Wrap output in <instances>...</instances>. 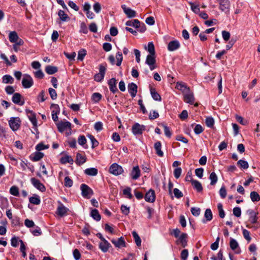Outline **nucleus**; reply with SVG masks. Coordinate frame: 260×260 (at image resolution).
Returning a JSON list of instances; mask_svg holds the SVG:
<instances>
[{"mask_svg":"<svg viewBox=\"0 0 260 260\" xmlns=\"http://www.w3.org/2000/svg\"><path fill=\"white\" fill-rule=\"evenodd\" d=\"M137 85L134 83H131L128 85V90L132 97H135L137 93Z\"/></svg>","mask_w":260,"mask_h":260,"instance_id":"dca6fc26","label":"nucleus"},{"mask_svg":"<svg viewBox=\"0 0 260 260\" xmlns=\"http://www.w3.org/2000/svg\"><path fill=\"white\" fill-rule=\"evenodd\" d=\"M220 5V9L222 11L226 12L229 11L230 2L229 0H216Z\"/></svg>","mask_w":260,"mask_h":260,"instance_id":"9b49d317","label":"nucleus"},{"mask_svg":"<svg viewBox=\"0 0 260 260\" xmlns=\"http://www.w3.org/2000/svg\"><path fill=\"white\" fill-rule=\"evenodd\" d=\"M10 193L15 196L19 195V189L17 186H13L11 187L10 190Z\"/></svg>","mask_w":260,"mask_h":260,"instance_id":"de8ad7c7","label":"nucleus"},{"mask_svg":"<svg viewBox=\"0 0 260 260\" xmlns=\"http://www.w3.org/2000/svg\"><path fill=\"white\" fill-rule=\"evenodd\" d=\"M22 84L24 88H29L34 84V81L32 77L27 74H25L22 80Z\"/></svg>","mask_w":260,"mask_h":260,"instance_id":"7ed1b4c3","label":"nucleus"},{"mask_svg":"<svg viewBox=\"0 0 260 260\" xmlns=\"http://www.w3.org/2000/svg\"><path fill=\"white\" fill-rule=\"evenodd\" d=\"M88 137L92 143V148H94L99 145L98 141L95 139V138L91 135H88Z\"/></svg>","mask_w":260,"mask_h":260,"instance_id":"c03bdc74","label":"nucleus"},{"mask_svg":"<svg viewBox=\"0 0 260 260\" xmlns=\"http://www.w3.org/2000/svg\"><path fill=\"white\" fill-rule=\"evenodd\" d=\"M237 165L244 169H247L249 167L248 162L244 160L240 159L237 162Z\"/></svg>","mask_w":260,"mask_h":260,"instance_id":"4c0bfd02","label":"nucleus"},{"mask_svg":"<svg viewBox=\"0 0 260 260\" xmlns=\"http://www.w3.org/2000/svg\"><path fill=\"white\" fill-rule=\"evenodd\" d=\"M20 123L21 121L18 117H12L9 121V125L13 131H16L19 129Z\"/></svg>","mask_w":260,"mask_h":260,"instance_id":"20e7f679","label":"nucleus"},{"mask_svg":"<svg viewBox=\"0 0 260 260\" xmlns=\"http://www.w3.org/2000/svg\"><path fill=\"white\" fill-rule=\"evenodd\" d=\"M9 39L11 43H17L20 40H22L19 37L17 33L15 31L10 32L9 34Z\"/></svg>","mask_w":260,"mask_h":260,"instance_id":"2eb2a0df","label":"nucleus"},{"mask_svg":"<svg viewBox=\"0 0 260 260\" xmlns=\"http://www.w3.org/2000/svg\"><path fill=\"white\" fill-rule=\"evenodd\" d=\"M214 120L212 117H207L206 119V124L208 127H211L213 126Z\"/></svg>","mask_w":260,"mask_h":260,"instance_id":"864d4df0","label":"nucleus"},{"mask_svg":"<svg viewBox=\"0 0 260 260\" xmlns=\"http://www.w3.org/2000/svg\"><path fill=\"white\" fill-rule=\"evenodd\" d=\"M116 65L119 66L121 64V62L123 59L122 53L120 52H118L116 53Z\"/></svg>","mask_w":260,"mask_h":260,"instance_id":"37998d69","label":"nucleus"},{"mask_svg":"<svg viewBox=\"0 0 260 260\" xmlns=\"http://www.w3.org/2000/svg\"><path fill=\"white\" fill-rule=\"evenodd\" d=\"M191 10L196 14H198L200 12L199 6L196 4L190 3H189Z\"/></svg>","mask_w":260,"mask_h":260,"instance_id":"ea45409f","label":"nucleus"},{"mask_svg":"<svg viewBox=\"0 0 260 260\" xmlns=\"http://www.w3.org/2000/svg\"><path fill=\"white\" fill-rule=\"evenodd\" d=\"M209 179L211 180L210 184L211 185H214L218 180L217 176L215 172H212L210 174Z\"/></svg>","mask_w":260,"mask_h":260,"instance_id":"c9c22d12","label":"nucleus"},{"mask_svg":"<svg viewBox=\"0 0 260 260\" xmlns=\"http://www.w3.org/2000/svg\"><path fill=\"white\" fill-rule=\"evenodd\" d=\"M30 181L32 185L41 191L43 192L45 191V186L39 180L35 178H31Z\"/></svg>","mask_w":260,"mask_h":260,"instance_id":"6e6552de","label":"nucleus"},{"mask_svg":"<svg viewBox=\"0 0 260 260\" xmlns=\"http://www.w3.org/2000/svg\"><path fill=\"white\" fill-rule=\"evenodd\" d=\"M140 170L138 166L134 167L131 173V176L134 180L137 179L140 176Z\"/></svg>","mask_w":260,"mask_h":260,"instance_id":"6ab92c4d","label":"nucleus"},{"mask_svg":"<svg viewBox=\"0 0 260 260\" xmlns=\"http://www.w3.org/2000/svg\"><path fill=\"white\" fill-rule=\"evenodd\" d=\"M12 100L14 103L20 106H22L24 104V101L19 93H15L13 95Z\"/></svg>","mask_w":260,"mask_h":260,"instance_id":"1a4fd4ad","label":"nucleus"},{"mask_svg":"<svg viewBox=\"0 0 260 260\" xmlns=\"http://www.w3.org/2000/svg\"><path fill=\"white\" fill-rule=\"evenodd\" d=\"M161 125L164 127L165 135L169 138L171 137L172 133L170 132L169 128L166 125L164 124H162Z\"/></svg>","mask_w":260,"mask_h":260,"instance_id":"bf43d9fd","label":"nucleus"},{"mask_svg":"<svg viewBox=\"0 0 260 260\" xmlns=\"http://www.w3.org/2000/svg\"><path fill=\"white\" fill-rule=\"evenodd\" d=\"M145 130V126L139 123H135L132 127V132L134 135L142 134Z\"/></svg>","mask_w":260,"mask_h":260,"instance_id":"9d476101","label":"nucleus"},{"mask_svg":"<svg viewBox=\"0 0 260 260\" xmlns=\"http://www.w3.org/2000/svg\"><path fill=\"white\" fill-rule=\"evenodd\" d=\"M183 99L185 102L190 104H193L194 101V98L193 92L188 89V91H186L183 94Z\"/></svg>","mask_w":260,"mask_h":260,"instance_id":"0eeeda50","label":"nucleus"},{"mask_svg":"<svg viewBox=\"0 0 260 260\" xmlns=\"http://www.w3.org/2000/svg\"><path fill=\"white\" fill-rule=\"evenodd\" d=\"M126 25L133 26L136 28H138V30L141 32H144L146 29L145 25L144 23H141L137 19L133 21H127L126 23Z\"/></svg>","mask_w":260,"mask_h":260,"instance_id":"f257e3e1","label":"nucleus"},{"mask_svg":"<svg viewBox=\"0 0 260 260\" xmlns=\"http://www.w3.org/2000/svg\"><path fill=\"white\" fill-rule=\"evenodd\" d=\"M3 82L5 84L11 83L14 82V79L10 75H6L3 77Z\"/></svg>","mask_w":260,"mask_h":260,"instance_id":"2f4dec72","label":"nucleus"},{"mask_svg":"<svg viewBox=\"0 0 260 260\" xmlns=\"http://www.w3.org/2000/svg\"><path fill=\"white\" fill-rule=\"evenodd\" d=\"M121 8L127 16H135L136 15V11L127 7L125 5H122Z\"/></svg>","mask_w":260,"mask_h":260,"instance_id":"4be33fe9","label":"nucleus"},{"mask_svg":"<svg viewBox=\"0 0 260 260\" xmlns=\"http://www.w3.org/2000/svg\"><path fill=\"white\" fill-rule=\"evenodd\" d=\"M235 117L237 121H238L240 124L244 125H246L247 124V121L246 120H244L243 117H242L241 116L236 115Z\"/></svg>","mask_w":260,"mask_h":260,"instance_id":"0e129e2a","label":"nucleus"},{"mask_svg":"<svg viewBox=\"0 0 260 260\" xmlns=\"http://www.w3.org/2000/svg\"><path fill=\"white\" fill-rule=\"evenodd\" d=\"M84 172L89 176H95L98 174V171L96 168H91L86 169Z\"/></svg>","mask_w":260,"mask_h":260,"instance_id":"cd10ccee","label":"nucleus"},{"mask_svg":"<svg viewBox=\"0 0 260 260\" xmlns=\"http://www.w3.org/2000/svg\"><path fill=\"white\" fill-rule=\"evenodd\" d=\"M86 158L85 156L82 155L80 153H78L77 154V158L76 160L77 164L80 165L84 164Z\"/></svg>","mask_w":260,"mask_h":260,"instance_id":"473e14b6","label":"nucleus"},{"mask_svg":"<svg viewBox=\"0 0 260 260\" xmlns=\"http://www.w3.org/2000/svg\"><path fill=\"white\" fill-rule=\"evenodd\" d=\"M69 210L68 208L60 204L57 208L56 213L60 216H63L66 215Z\"/></svg>","mask_w":260,"mask_h":260,"instance_id":"a211bd4d","label":"nucleus"},{"mask_svg":"<svg viewBox=\"0 0 260 260\" xmlns=\"http://www.w3.org/2000/svg\"><path fill=\"white\" fill-rule=\"evenodd\" d=\"M86 54V51L84 49L80 50L78 52V59L82 60Z\"/></svg>","mask_w":260,"mask_h":260,"instance_id":"6e6d98bb","label":"nucleus"},{"mask_svg":"<svg viewBox=\"0 0 260 260\" xmlns=\"http://www.w3.org/2000/svg\"><path fill=\"white\" fill-rule=\"evenodd\" d=\"M52 113L59 114L60 112V108L57 104H52L50 106Z\"/></svg>","mask_w":260,"mask_h":260,"instance_id":"a18cd8bd","label":"nucleus"},{"mask_svg":"<svg viewBox=\"0 0 260 260\" xmlns=\"http://www.w3.org/2000/svg\"><path fill=\"white\" fill-rule=\"evenodd\" d=\"M161 145L160 142H157L154 144V149L156 150V154L160 157L164 155L163 152L161 150Z\"/></svg>","mask_w":260,"mask_h":260,"instance_id":"393cba45","label":"nucleus"},{"mask_svg":"<svg viewBox=\"0 0 260 260\" xmlns=\"http://www.w3.org/2000/svg\"><path fill=\"white\" fill-rule=\"evenodd\" d=\"M249 216V221L251 223H255L257 222V213L253 210L249 209L246 212Z\"/></svg>","mask_w":260,"mask_h":260,"instance_id":"ddd939ff","label":"nucleus"},{"mask_svg":"<svg viewBox=\"0 0 260 260\" xmlns=\"http://www.w3.org/2000/svg\"><path fill=\"white\" fill-rule=\"evenodd\" d=\"M123 171L122 168L116 163L113 164L109 168V172L115 176L121 174Z\"/></svg>","mask_w":260,"mask_h":260,"instance_id":"423d86ee","label":"nucleus"},{"mask_svg":"<svg viewBox=\"0 0 260 260\" xmlns=\"http://www.w3.org/2000/svg\"><path fill=\"white\" fill-rule=\"evenodd\" d=\"M181 172H182V169L181 168H176L174 171V177L178 179L180 176V175L181 174Z\"/></svg>","mask_w":260,"mask_h":260,"instance_id":"69168bd1","label":"nucleus"},{"mask_svg":"<svg viewBox=\"0 0 260 260\" xmlns=\"http://www.w3.org/2000/svg\"><path fill=\"white\" fill-rule=\"evenodd\" d=\"M90 215L96 221H99L101 219V216L96 209L92 210Z\"/></svg>","mask_w":260,"mask_h":260,"instance_id":"f704fd0d","label":"nucleus"},{"mask_svg":"<svg viewBox=\"0 0 260 260\" xmlns=\"http://www.w3.org/2000/svg\"><path fill=\"white\" fill-rule=\"evenodd\" d=\"M205 217L207 221H210L212 220L213 215L211 210L210 209H207L205 212Z\"/></svg>","mask_w":260,"mask_h":260,"instance_id":"58836bf2","label":"nucleus"},{"mask_svg":"<svg viewBox=\"0 0 260 260\" xmlns=\"http://www.w3.org/2000/svg\"><path fill=\"white\" fill-rule=\"evenodd\" d=\"M217 207L219 211V216L221 218H223L225 216V214L222 208V204L221 203H219L217 205Z\"/></svg>","mask_w":260,"mask_h":260,"instance_id":"13d9d810","label":"nucleus"},{"mask_svg":"<svg viewBox=\"0 0 260 260\" xmlns=\"http://www.w3.org/2000/svg\"><path fill=\"white\" fill-rule=\"evenodd\" d=\"M180 46L179 42L177 40L170 42L168 45V49L170 51H174L178 49Z\"/></svg>","mask_w":260,"mask_h":260,"instance_id":"f8f14e48","label":"nucleus"},{"mask_svg":"<svg viewBox=\"0 0 260 260\" xmlns=\"http://www.w3.org/2000/svg\"><path fill=\"white\" fill-rule=\"evenodd\" d=\"M173 193L175 197L177 199H179L183 196L182 192L179 189L176 188L174 189Z\"/></svg>","mask_w":260,"mask_h":260,"instance_id":"603ef678","label":"nucleus"},{"mask_svg":"<svg viewBox=\"0 0 260 260\" xmlns=\"http://www.w3.org/2000/svg\"><path fill=\"white\" fill-rule=\"evenodd\" d=\"M111 242L116 247H125V242L122 237L118 238L117 240L112 239Z\"/></svg>","mask_w":260,"mask_h":260,"instance_id":"aec40b11","label":"nucleus"},{"mask_svg":"<svg viewBox=\"0 0 260 260\" xmlns=\"http://www.w3.org/2000/svg\"><path fill=\"white\" fill-rule=\"evenodd\" d=\"M203 127L200 124H197L194 128V132L196 134H200L203 131Z\"/></svg>","mask_w":260,"mask_h":260,"instance_id":"052dcab7","label":"nucleus"},{"mask_svg":"<svg viewBox=\"0 0 260 260\" xmlns=\"http://www.w3.org/2000/svg\"><path fill=\"white\" fill-rule=\"evenodd\" d=\"M48 91L51 98L52 100L56 99L57 98V93L56 92V91L52 88H49Z\"/></svg>","mask_w":260,"mask_h":260,"instance_id":"4d7b16f0","label":"nucleus"},{"mask_svg":"<svg viewBox=\"0 0 260 260\" xmlns=\"http://www.w3.org/2000/svg\"><path fill=\"white\" fill-rule=\"evenodd\" d=\"M109 246L110 244L106 240L102 241L99 244L100 249L104 252H106L108 251Z\"/></svg>","mask_w":260,"mask_h":260,"instance_id":"5701e85b","label":"nucleus"},{"mask_svg":"<svg viewBox=\"0 0 260 260\" xmlns=\"http://www.w3.org/2000/svg\"><path fill=\"white\" fill-rule=\"evenodd\" d=\"M192 185L193 187L199 192H201L203 190V187L201 183L196 180H191Z\"/></svg>","mask_w":260,"mask_h":260,"instance_id":"b1692460","label":"nucleus"},{"mask_svg":"<svg viewBox=\"0 0 260 260\" xmlns=\"http://www.w3.org/2000/svg\"><path fill=\"white\" fill-rule=\"evenodd\" d=\"M13 49L15 52H17L19 50V46L23 44L24 42L23 40H20L18 42L14 43Z\"/></svg>","mask_w":260,"mask_h":260,"instance_id":"5fc2aeb1","label":"nucleus"},{"mask_svg":"<svg viewBox=\"0 0 260 260\" xmlns=\"http://www.w3.org/2000/svg\"><path fill=\"white\" fill-rule=\"evenodd\" d=\"M145 49H147L150 53V54H155V48L154 44L152 42H149L148 44L147 47L146 46H145Z\"/></svg>","mask_w":260,"mask_h":260,"instance_id":"72a5a7b5","label":"nucleus"},{"mask_svg":"<svg viewBox=\"0 0 260 260\" xmlns=\"http://www.w3.org/2000/svg\"><path fill=\"white\" fill-rule=\"evenodd\" d=\"M46 72L49 75H52L57 71V68L56 67L52 66H47L45 68Z\"/></svg>","mask_w":260,"mask_h":260,"instance_id":"bb28decb","label":"nucleus"},{"mask_svg":"<svg viewBox=\"0 0 260 260\" xmlns=\"http://www.w3.org/2000/svg\"><path fill=\"white\" fill-rule=\"evenodd\" d=\"M187 235L185 233H182L179 237V240L183 247H185L187 245Z\"/></svg>","mask_w":260,"mask_h":260,"instance_id":"a878e982","label":"nucleus"},{"mask_svg":"<svg viewBox=\"0 0 260 260\" xmlns=\"http://www.w3.org/2000/svg\"><path fill=\"white\" fill-rule=\"evenodd\" d=\"M230 246L232 250H235L239 246V244L236 240L233 238H231Z\"/></svg>","mask_w":260,"mask_h":260,"instance_id":"79ce46f5","label":"nucleus"},{"mask_svg":"<svg viewBox=\"0 0 260 260\" xmlns=\"http://www.w3.org/2000/svg\"><path fill=\"white\" fill-rule=\"evenodd\" d=\"M131 191V188L127 187L123 190V193L124 195L126 196L129 199H131L132 198V194Z\"/></svg>","mask_w":260,"mask_h":260,"instance_id":"338daca9","label":"nucleus"},{"mask_svg":"<svg viewBox=\"0 0 260 260\" xmlns=\"http://www.w3.org/2000/svg\"><path fill=\"white\" fill-rule=\"evenodd\" d=\"M29 202L34 205H39L40 204V200L38 197H32L29 198Z\"/></svg>","mask_w":260,"mask_h":260,"instance_id":"8fccbe9b","label":"nucleus"},{"mask_svg":"<svg viewBox=\"0 0 260 260\" xmlns=\"http://www.w3.org/2000/svg\"><path fill=\"white\" fill-rule=\"evenodd\" d=\"M108 85L110 90L113 92L115 93L117 91L116 87V81L115 78H112L108 81Z\"/></svg>","mask_w":260,"mask_h":260,"instance_id":"412c9836","label":"nucleus"},{"mask_svg":"<svg viewBox=\"0 0 260 260\" xmlns=\"http://www.w3.org/2000/svg\"><path fill=\"white\" fill-rule=\"evenodd\" d=\"M82 195L83 197L89 199L93 194L92 190L87 185L82 184L80 187Z\"/></svg>","mask_w":260,"mask_h":260,"instance_id":"39448f33","label":"nucleus"},{"mask_svg":"<svg viewBox=\"0 0 260 260\" xmlns=\"http://www.w3.org/2000/svg\"><path fill=\"white\" fill-rule=\"evenodd\" d=\"M155 54H149L148 55L146 58V63L148 65H151L152 64H155Z\"/></svg>","mask_w":260,"mask_h":260,"instance_id":"c756f323","label":"nucleus"},{"mask_svg":"<svg viewBox=\"0 0 260 260\" xmlns=\"http://www.w3.org/2000/svg\"><path fill=\"white\" fill-rule=\"evenodd\" d=\"M78 142L80 145L83 146L84 145H85L87 141H86V139L85 137V136H80L78 138Z\"/></svg>","mask_w":260,"mask_h":260,"instance_id":"774afa93","label":"nucleus"},{"mask_svg":"<svg viewBox=\"0 0 260 260\" xmlns=\"http://www.w3.org/2000/svg\"><path fill=\"white\" fill-rule=\"evenodd\" d=\"M44 156V154L42 152H36L34 157L32 158V160L34 161H38L40 160Z\"/></svg>","mask_w":260,"mask_h":260,"instance_id":"09e8293b","label":"nucleus"},{"mask_svg":"<svg viewBox=\"0 0 260 260\" xmlns=\"http://www.w3.org/2000/svg\"><path fill=\"white\" fill-rule=\"evenodd\" d=\"M150 93L152 98L157 101H161V97L160 95L156 92V90L154 88H151L150 89Z\"/></svg>","mask_w":260,"mask_h":260,"instance_id":"c85d7f7f","label":"nucleus"},{"mask_svg":"<svg viewBox=\"0 0 260 260\" xmlns=\"http://www.w3.org/2000/svg\"><path fill=\"white\" fill-rule=\"evenodd\" d=\"M176 88L181 91L183 94L186 91H188L189 87L186 85V84L183 82H177L176 85Z\"/></svg>","mask_w":260,"mask_h":260,"instance_id":"f3484780","label":"nucleus"},{"mask_svg":"<svg viewBox=\"0 0 260 260\" xmlns=\"http://www.w3.org/2000/svg\"><path fill=\"white\" fill-rule=\"evenodd\" d=\"M221 34L222 37L224 41H227L230 39L231 35L229 31L223 30Z\"/></svg>","mask_w":260,"mask_h":260,"instance_id":"680f3d73","label":"nucleus"},{"mask_svg":"<svg viewBox=\"0 0 260 260\" xmlns=\"http://www.w3.org/2000/svg\"><path fill=\"white\" fill-rule=\"evenodd\" d=\"M242 233L245 239L247 240L248 242H250L251 238L250 236L249 232L246 229H243L242 231Z\"/></svg>","mask_w":260,"mask_h":260,"instance_id":"3c124183","label":"nucleus"},{"mask_svg":"<svg viewBox=\"0 0 260 260\" xmlns=\"http://www.w3.org/2000/svg\"><path fill=\"white\" fill-rule=\"evenodd\" d=\"M60 162L62 164H66L67 162L72 164L73 162V160L71 156L67 155L61 158Z\"/></svg>","mask_w":260,"mask_h":260,"instance_id":"a19ab883","label":"nucleus"},{"mask_svg":"<svg viewBox=\"0 0 260 260\" xmlns=\"http://www.w3.org/2000/svg\"><path fill=\"white\" fill-rule=\"evenodd\" d=\"M73 185L72 180L69 178V177L67 176L64 178V185L67 187H71Z\"/></svg>","mask_w":260,"mask_h":260,"instance_id":"e2e57ef3","label":"nucleus"},{"mask_svg":"<svg viewBox=\"0 0 260 260\" xmlns=\"http://www.w3.org/2000/svg\"><path fill=\"white\" fill-rule=\"evenodd\" d=\"M145 201L148 202H154L155 200V194L154 191L153 190L150 189L149 191H148L145 195Z\"/></svg>","mask_w":260,"mask_h":260,"instance_id":"4468645a","label":"nucleus"},{"mask_svg":"<svg viewBox=\"0 0 260 260\" xmlns=\"http://www.w3.org/2000/svg\"><path fill=\"white\" fill-rule=\"evenodd\" d=\"M250 197L252 202H258L260 200V196L256 191L251 192Z\"/></svg>","mask_w":260,"mask_h":260,"instance_id":"7c9ffc66","label":"nucleus"},{"mask_svg":"<svg viewBox=\"0 0 260 260\" xmlns=\"http://www.w3.org/2000/svg\"><path fill=\"white\" fill-rule=\"evenodd\" d=\"M132 234L136 244L138 246H140L141 245V240L138 234L135 231L133 232Z\"/></svg>","mask_w":260,"mask_h":260,"instance_id":"e433bc0d","label":"nucleus"},{"mask_svg":"<svg viewBox=\"0 0 260 260\" xmlns=\"http://www.w3.org/2000/svg\"><path fill=\"white\" fill-rule=\"evenodd\" d=\"M91 98H92V101L94 102L97 103L101 100V99L102 98V95L99 93L95 92L92 94Z\"/></svg>","mask_w":260,"mask_h":260,"instance_id":"49530a36","label":"nucleus"},{"mask_svg":"<svg viewBox=\"0 0 260 260\" xmlns=\"http://www.w3.org/2000/svg\"><path fill=\"white\" fill-rule=\"evenodd\" d=\"M57 127L59 132L62 133L67 129H69V132H67V135L71 134V123L69 121H61L57 124Z\"/></svg>","mask_w":260,"mask_h":260,"instance_id":"f03ea898","label":"nucleus"}]
</instances>
